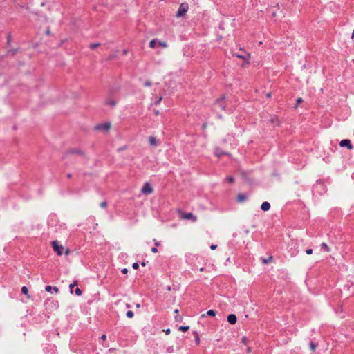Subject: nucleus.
Listing matches in <instances>:
<instances>
[{
	"instance_id": "nucleus-1",
	"label": "nucleus",
	"mask_w": 354,
	"mask_h": 354,
	"mask_svg": "<svg viewBox=\"0 0 354 354\" xmlns=\"http://www.w3.org/2000/svg\"><path fill=\"white\" fill-rule=\"evenodd\" d=\"M188 8H189V5L187 3H186V2L182 3L180 5L178 10L176 12V17L179 18V17H182L185 16L186 12L188 10Z\"/></svg>"
},
{
	"instance_id": "nucleus-2",
	"label": "nucleus",
	"mask_w": 354,
	"mask_h": 354,
	"mask_svg": "<svg viewBox=\"0 0 354 354\" xmlns=\"http://www.w3.org/2000/svg\"><path fill=\"white\" fill-rule=\"evenodd\" d=\"M225 96H223L221 98L216 99L215 100L214 106L216 109H218L221 111H225Z\"/></svg>"
},
{
	"instance_id": "nucleus-3",
	"label": "nucleus",
	"mask_w": 354,
	"mask_h": 354,
	"mask_svg": "<svg viewBox=\"0 0 354 354\" xmlns=\"http://www.w3.org/2000/svg\"><path fill=\"white\" fill-rule=\"evenodd\" d=\"M52 246L55 252L57 254V255L60 256L63 254L64 247L62 245H59L57 241H52Z\"/></svg>"
},
{
	"instance_id": "nucleus-4",
	"label": "nucleus",
	"mask_w": 354,
	"mask_h": 354,
	"mask_svg": "<svg viewBox=\"0 0 354 354\" xmlns=\"http://www.w3.org/2000/svg\"><path fill=\"white\" fill-rule=\"evenodd\" d=\"M66 154H77L78 156H82L84 157V158L86 159H88L87 156H86L85 153L77 149V148H72V149H68L66 152Z\"/></svg>"
},
{
	"instance_id": "nucleus-5",
	"label": "nucleus",
	"mask_w": 354,
	"mask_h": 354,
	"mask_svg": "<svg viewBox=\"0 0 354 354\" xmlns=\"http://www.w3.org/2000/svg\"><path fill=\"white\" fill-rule=\"evenodd\" d=\"M153 189L151 184L148 182L145 183L142 188V193L144 194H150L153 192Z\"/></svg>"
},
{
	"instance_id": "nucleus-6",
	"label": "nucleus",
	"mask_w": 354,
	"mask_h": 354,
	"mask_svg": "<svg viewBox=\"0 0 354 354\" xmlns=\"http://www.w3.org/2000/svg\"><path fill=\"white\" fill-rule=\"evenodd\" d=\"M110 128L111 124L109 122L99 124L95 127V129L97 131H108Z\"/></svg>"
},
{
	"instance_id": "nucleus-7",
	"label": "nucleus",
	"mask_w": 354,
	"mask_h": 354,
	"mask_svg": "<svg viewBox=\"0 0 354 354\" xmlns=\"http://www.w3.org/2000/svg\"><path fill=\"white\" fill-rule=\"evenodd\" d=\"M339 145L342 147H346L348 149H352L353 148L351 142L348 139H344L339 142Z\"/></svg>"
},
{
	"instance_id": "nucleus-8",
	"label": "nucleus",
	"mask_w": 354,
	"mask_h": 354,
	"mask_svg": "<svg viewBox=\"0 0 354 354\" xmlns=\"http://www.w3.org/2000/svg\"><path fill=\"white\" fill-rule=\"evenodd\" d=\"M241 53L234 54V55L239 58L242 59L244 61L248 60L250 55L242 49H240Z\"/></svg>"
},
{
	"instance_id": "nucleus-9",
	"label": "nucleus",
	"mask_w": 354,
	"mask_h": 354,
	"mask_svg": "<svg viewBox=\"0 0 354 354\" xmlns=\"http://www.w3.org/2000/svg\"><path fill=\"white\" fill-rule=\"evenodd\" d=\"M227 320L230 324H235L237 321V318L234 314H230L227 317Z\"/></svg>"
},
{
	"instance_id": "nucleus-10",
	"label": "nucleus",
	"mask_w": 354,
	"mask_h": 354,
	"mask_svg": "<svg viewBox=\"0 0 354 354\" xmlns=\"http://www.w3.org/2000/svg\"><path fill=\"white\" fill-rule=\"evenodd\" d=\"M183 218H185V219H192V220H193L194 221H196L197 220L196 216H194L192 213H191V212H189V213H185V214H183Z\"/></svg>"
},
{
	"instance_id": "nucleus-11",
	"label": "nucleus",
	"mask_w": 354,
	"mask_h": 354,
	"mask_svg": "<svg viewBox=\"0 0 354 354\" xmlns=\"http://www.w3.org/2000/svg\"><path fill=\"white\" fill-rule=\"evenodd\" d=\"M261 210H263V212H267V211H268V210L270 209V203H268V202H267V201L263 202V203L261 204Z\"/></svg>"
},
{
	"instance_id": "nucleus-12",
	"label": "nucleus",
	"mask_w": 354,
	"mask_h": 354,
	"mask_svg": "<svg viewBox=\"0 0 354 354\" xmlns=\"http://www.w3.org/2000/svg\"><path fill=\"white\" fill-rule=\"evenodd\" d=\"M53 290H54V292L55 293H57L59 292V288L57 286L52 287L51 286L48 285V286H46L45 287V290L46 292H50Z\"/></svg>"
},
{
	"instance_id": "nucleus-13",
	"label": "nucleus",
	"mask_w": 354,
	"mask_h": 354,
	"mask_svg": "<svg viewBox=\"0 0 354 354\" xmlns=\"http://www.w3.org/2000/svg\"><path fill=\"white\" fill-rule=\"evenodd\" d=\"M247 199V196L245 194H239L238 196H237V201L238 202H243L245 201H246Z\"/></svg>"
},
{
	"instance_id": "nucleus-14",
	"label": "nucleus",
	"mask_w": 354,
	"mask_h": 354,
	"mask_svg": "<svg viewBox=\"0 0 354 354\" xmlns=\"http://www.w3.org/2000/svg\"><path fill=\"white\" fill-rule=\"evenodd\" d=\"M230 155L229 153H225V152H223V151H221L219 149H216V151H215V155L218 157H221V156L223 155Z\"/></svg>"
},
{
	"instance_id": "nucleus-15",
	"label": "nucleus",
	"mask_w": 354,
	"mask_h": 354,
	"mask_svg": "<svg viewBox=\"0 0 354 354\" xmlns=\"http://www.w3.org/2000/svg\"><path fill=\"white\" fill-rule=\"evenodd\" d=\"M21 293L26 295L27 298H30V295H28V289L26 286H23L21 288Z\"/></svg>"
},
{
	"instance_id": "nucleus-16",
	"label": "nucleus",
	"mask_w": 354,
	"mask_h": 354,
	"mask_svg": "<svg viewBox=\"0 0 354 354\" xmlns=\"http://www.w3.org/2000/svg\"><path fill=\"white\" fill-rule=\"evenodd\" d=\"M273 257L272 256H270L268 259H262V262L263 264H268L269 263L272 262Z\"/></svg>"
},
{
	"instance_id": "nucleus-17",
	"label": "nucleus",
	"mask_w": 354,
	"mask_h": 354,
	"mask_svg": "<svg viewBox=\"0 0 354 354\" xmlns=\"http://www.w3.org/2000/svg\"><path fill=\"white\" fill-rule=\"evenodd\" d=\"M17 51H18L17 48L9 50H8L6 55H12L13 56L17 53Z\"/></svg>"
},
{
	"instance_id": "nucleus-18",
	"label": "nucleus",
	"mask_w": 354,
	"mask_h": 354,
	"mask_svg": "<svg viewBox=\"0 0 354 354\" xmlns=\"http://www.w3.org/2000/svg\"><path fill=\"white\" fill-rule=\"evenodd\" d=\"M149 143L151 145L156 146L157 145L156 138L153 136L149 137Z\"/></svg>"
},
{
	"instance_id": "nucleus-19",
	"label": "nucleus",
	"mask_w": 354,
	"mask_h": 354,
	"mask_svg": "<svg viewBox=\"0 0 354 354\" xmlns=\"http://www.w3.org/2000/svg\"><path fill=\"white\" fill-rule=\"evenodd\" d=\"M321 248L322 249H324L326 252H330V248L327 245L326 243H322L321 245H320Z\"/></svg>"
},
{
	"instance_id": "nucleus-20",
	"label": "nucleus",
	"mask_w": 354,
	"mask_h": 354,
	"mask_svg": "<svg viewBox=\"0 0 354 354\" xmlns=\"http://www.w3.org/2000/svg\"><path fill=\"white\" fill-rule=\"evenodd\" d=\"M77 286V280L74 281L73 283L70 284V286H69V288H70V292H71V293H73V288H74V287H75V286Z\"/></svg>"
},
{
	"instance_id": "nucleus-21",
	"label": "nucleus",
	"mask_w": 354,
	"mask_h": 354,
	"mask_svg": "<svg viewBox=\"0 0 354 354\" xmlns=\"http://www.w3.org/2000/svg\"><path fill=\"white\" fill-rule=\"evenodd\" d=\"M206 315L212 317H214L216 315V311L214 310H209L206 313Z\"/></svg>"
},
{
	"instance_id": "nucleus-22",
	"label": "nucleus",
	"mask_w": 354,
	"mask_h": 354,
	"mask_svg": "<svg viewBox=\"0 0 354 354\" xmlns=\"http://www.w3.org/2000/svg\"><path fill=\"white\" fill-rule=\"evenodd\" d=\"M189 326H180L179 328H178V330L182 331V332H186L189 330Z\"/></svg>"
},
{
	"instance_id": "nucleus-23",
	"label": "nucleus",
	"mask_w": 354,
	"mask_h": 354,
	"mask_svg": "<svg viewBox=\"0 0 354 354\" xmlns=\"http://www.w3.org/2000/svg\"><path fill=\"white\" fill-rule=\"evenodd\" d=\"M106 104L114 107L116 105V102L115 100H108L106 102Z\"/></svg>"
},
{
	"instance_id": "nucleus-24",
	"label": "nucleus",
	"mask_w": 354,
	"mask_h": 354,
	"mask_svg": "<svg viewBox=\"0 0 354 354\" xmlns=\"http://www.w3.org/2000/svg\"><path fill=\"white\" fill-rule=\"evenodd\" d=\"M194 334L195 335V342L197 345L200 344V337L199 335L197 332H194Z\"/></svg>"
},
{
	"instance_id": "nucleus-25",
	"label": "nucleus",
	"mask_w": 354,
	"mask_h": 354,
	"mask_svg": "<svg viewBox=\"0 0 354 354\" xmlns=\"http://www.w3.org/2000/svg\"><path fill=\"white\" fill-rule=\"evenodd\" d=\"M101 45L100 43H93L89 45V48L92 50L96 48L97 47L100 46Z\"/></svg>"
},
{
	"instance_id": "nucleus-26",
	"label": "nucleus",
	"mask_w": 354,
	"mask_h": 354,
	"mask_svg": "<svg viewBox=\"0 0 354 354\" xmlns=\"http://www.w3.org/2000/svg\"><path fill=\"white\" fill-rule=\"evenodd\" d=\"M309 345H310V348L311 351H314L317 346V344H315V342H313L312 341L310 342Z\"/></svg>"
},
{
	"instance_id": "nucleus-27",
	"label": "nucleus",
	"mask_w": 354,
	"mask_h": 354,
	"mask_svg": "<svg viewBox=\"0 0 354 354\" xmlns=\"http://www.w3.org/2000/svg\"><path fill=\"white\" fill-rule=\"evenodd\" d=\"M303 102V99L301 97H298L296 101V104L294 108L296 109L298 107L299 104Z\"/></svg>"
},
{
	"instance_id": "nucleus-28",
	"label": "nucleus",
	"mask_w": 354,
	"mask_h": 354,
	"mask_svg": "<svg viewBox=\"0 0 354 354\" xmlns=\"http://www.w3.org/2000/svg\"><path fill=\"white\" fill-rule=\"evenodd\" d=\"M126 315L128 318H132L134 316V313L131 310H128L126 313Z\"/></svg>"
},
{
	"instance_id": "nucleus-29",
	"label": "nucleus",
	"mask_w": 354,
	"mask_h": 354,
	"mask_svg": "<svg viewBox=\"0 0 354 354\" xmlns=\"http://www.w3.org/2000/svg\"><path fill=\"white\" fill-rule=\"evenodd\" d=\"M156 39H152L149 42V47L153 48L156 46Z\"/></svg>"
},
{
	"instance_id": "nucleus-30",
	"label": "nucleus",
	"mask_w": 354,
	"mask_h": 354,
	"mask_svg": "<svg viewBox=\"0 0 354 354\" xmlns=\"http://www.w3.org/2000/svg\"><path fill=\"white\" fill-rule=\"evenodd\" d=\"M10 43H11V34L10 33H8L6 44H7L8 46H10Z\"/></svg>"
},
{
	"instance_id": "nucleus-31",
	"label": "nucleus",
	"mask_w": 354,
	"mask_h": 354,
	"mask_svg": "<svg viewBox=\"0 0 354 354\" xmlns=\"http://www.w3.org/2000/svg\"><path fill=\"white\" fill-rule=\"evenodd\" d=\"M227 181L230 183H233L234 182V178L232 176H230L226 178Z\"/></svg>"
},
{
	"instance_id": "nucleus-32",
	"label": "nucleus",
	"mask_w": 354,
	"mask_h": 354,
	"mask_svg": "<svg viewBox=\"0 0 354 354\" xmlns=\"http://www.w3.org/2000/svg\"><path fill=\"white\" fill-rule=\"evenodd\" d=\"M75 294H76L77 296H80V295H82V290H81L79 288H77L75 290Z\"/></svg>"
},
{
	"instance_id": "nucleus-33",
	"label": "nucleus",
	"mask_w": 354,
	"mask_h": 354,
	"mask_svg": "<svg viewBox=\"0 0 354 354\" xmlns=\"http://www.w3.org/2000/svg\"><path fill=\"white\" fill-rule=\"evenodd\" d=\"M132 268H133L134 270H137V269H138V268H139V264H138V263H137V262L133 263L132 264Z\"/></svg>"
},
{
	"instance_id": "nucleus-34",
	"label": "nucleus",
	"mask_w": 354,
	"mask_h": 354,
	"mask_svg": "<svg viewBox=\"0 0 354 354\" xmlns=\"http://www.w3.org/2000/svg\"><path fill=\"white\" fill-rule=\"evenodd\" d=\"M144 86H146V87L151 86V81H149V80L146 81V82L144 83Z\"/></svg>"
},
{
	"instance_id": "nucleus-35",
	"label": "nucleus",
	"mask_w": 354,
	"mask_h": 354,
	"mask_svg": "<svg viewBox=\"0 0 354 354\" xmlns=\"http://www.w3.org/2000/svg\"><path fill=\"white\" fill-rule=\"evenodd\" d=\"M241 342L244 344H247L248 343V339L246 337L243 336L242 338H241Z\"/></svg>"
},
{
	"instance_id": "nucleus-36",
	"label": "nucleus",
	"mask_w": 354,
	"mask_h": 354,
	"mask_svg": "<svg viewBox=\"0 0 354 354\" xmlns=\"http://www.w3.org/2000/svg\"><path fill=\"white\" fill-rule=\"evenodd\" d=\"M271 121L273 123L277 122V124H279V120H278L277 117H276V116H274L273 118H272Z\"/></svg>"
},
{
	"instance_id": "nucleus-37",
	"label": "nucleus",
	"mask_w": 354,
	"mask_h": 354,
	"mask_svg": "<svg viewBox=\"0 0 354 354\" xmlns=\"http://www.w3.org/2000/svg\"><path fill=\"white\" fill-rule=\"evenodd\" d=\"M127 148V147L126 145H124L123 147H121L118 148V152L122 151L123 150H125Z\"/></svg>"
},
{
	"instance_id": "nucleus-38",
	"label": "nucleus",
	"mask_w": 354,
	"mask_h": 354,
	"mask_svg": "<svg viewBox=\"0 0 354 354\" xmlns=\"http://www.w3.org/2000/svg\"><path fill=\"white\" fill-rule=\"evenodd\" d=\"M107 205V203L106 201H103L100 203V207L102 208H105Z\"/></svg>"
},
{
	"instance_id": "nucleus-39",
	"label": "nucleus",
	"mask_w": 354,
	"mask_h": 354,
	"mask_svg": "<svg viewBox=\"0 0 354 354\" xmlns=\"http://www.w3.org/2000/svg\"><path fill=\"white\" fill-rule=\"evenodd\" d=\"M306 254H308V255H309V254H311L313 253V250H312V249H307V250H306Z\"/></svg>"
},
{
	"instance_id": "nucleus-40",
	"label": "nucleus",
	"mask_w": 354,
	"mask_h": 354,
	"mask_svg": "<svg viewBox=\"0 0 354 354\" xmlns=\"http://www.w3.org/2000/svg\"><path fill=\"white\" fill-rule=\"evenodd\" d=\"M151 252H152L153 253H156V252H158V249H157V248H156V247H153V248H151Z\"/></svg>"
},
{
	"instance_id": "nucleus-41",
	"label": "nucleus",
	"mask_w": 354,
	"mask_h": 354,
	"mask_svg": "<svg viewBox=\"0 0 354 354\" xmlns=\"http://www.w3.org/2000/svg\"><path fill=\"white\" fill-rule=\"evenodd\" d=\"M216 248H217V245L212 244V245H210V248H211V250H215Z\"/></svg>"
},
{
	"instance_id": "nucleus-42",
	"label": "nucleus",
	"mask_w": 354,
	"mask_h": 354,
	"mask_svg": "<svg viewBox=\"0 0 354 354\" xmlns=\"http://www.w3.org/2000/svg\"><path fill=\"white\" fill-rule=\"evenodd\" d=\"M121 272L123 273V274H127L128 272V269L127 268H123Z\"/></svg>"
},
{
	"instance_id": "nucleus-43",
	"label": "nucleus",
	"mask_w": 354,
	"mask_h": 354,
	"mask_svg": "<svg viewBox=\"0 0 354 354\" xmlns=\"http://www.w3.org/2000/svg\"><path fill=\"white\" fill-rule=\"evenodd\" d=\"M153 241H154V243H155V247H156V248H157L158 246H159V245H160V243H159V242H158L156 239H153Z\"/></svg>"
},
{
	"instance_id": "nucleus-44",
	"label": "nucleus",
	"mask_w": 354,
	"mask_h": 354,
	"mask_svg": "<svg viewBox=\"0 0 354 354\" xmlns=\"http://www.w3.org/2000/svg\"><path fill=\"white\" fill-rule=\"evenodd\" d=\"M207 123H203V125H202V129L203 130H205L207 128Z\"/></svg>"
},
{
	"instance_id": "nucleus-45",
	"label": "nucleus",
	"mask_w": 354,
	"mask_h": 354,
	"mask_svg": "<svg viewBox=\"0 0 354 354\" xmlns=\"http://www.w3.org/2000/svg\"><path fill=\"white\" fill-rule=\"evenodd\" d=\"M162 100V97H160L156 102H155V104H160V101Z\"/></svg>"
},
{
	"instance_id": "nucleus-46",
	"label": "nucleus",
	"mask_w": 354,
	"mask_h": 354,
	"mask_svg": "<svg viewBox=\"0 0 354 354\" xmlns=\"http://www.w3.org/2000/svg\"><path fill=\"white\" fill-rule=\"evenodd\" d=\"M173 351H174V350H173V348H172V347H169V348H167V352H169V353H171V352H173Z\"/></svg>"
},
{
	"instance_id": "nucleus-47",
	"label": "nucleus",
	"mask_w": 354,
	"mask_h": 354,
	"mask_svg": "<svg viewBox=\"0 0 354 354\" xmlns=\"http://www.w3.org/2000/svg\"><path fill=\"white\" fill-rule=\"evenodd\" d=\"M101 339H102V340H106V335H102L101 336Z\"/></svg>"
},
{
	"instance_id": "nucleus-48",
	"label": "nucleus",
	"mask_w": 354,
	"mask_h": 354,
	"mask_svg": "<svg viewBox=\"0 0 354 354\" xmlns=\"http://www.w3.org/2000/svg\"><path fill=\"white\" fill-rule=\"evenodd\" d=\"M160 46H163V47H166V46H167L166 43H165V42H160Z\"/></svg>"
},
{
	"instance_id": "nucleus-49",
	"label": "nucleus",
	"mask_w": 354,
	"mask_h": 354,
	"mask_svg": "<svg viewBox=\"0 0 354 354\" xmlns=\"http://www.w3.org/2000/svg\"><path fill=\"white\" fill-rule=\"evenodd\" d=\"M171 330L169 328H167L166 330H165V334L166 335H169L170 333Z\"/></svg>"
},
{
	"instance_id": "nucleus-50",
	"label": "nucleus",
	"mask_w": 354,
	"mask_h": 354,
	"mask_svg": "<svg viewBox=\"0 0 354 354\" xmlns=\"http://www.w3.org/2000/svg\"><path fill=\"white\" fill-rule=\"evenodd\" d=\"M68 178H71L72 177V174L71 173L67 174L66 175Z\"/></svg>"
},
{
	"instance_id": "nucleus-51",
	"label": "nucleus",
	"mask_w": 354,
	"mask_h": 354,
	"mask_svg": "<svg viewBox=\"0 0 354 354\" xmlns=\"http://www.w3.org/2000/svg\"><path fill=\"white\" fill-rule=\"evenodd\" d=\"M246 351H247V353H248L252 351L250 347H248Z\"/></svg>"
},
{
	"instance_id": "nucleus-52",
	"label": "nucleus",
	"mask_w": 354,
	"mask_h": 354,
	"mask_svg": "<svg viewBox=\"0 0 354 354\" xmlns=\"http://www.w3.org/2000/svg\"><path fill=\"white\" fill-rule=\"evenodd\" d=\"M127 53H128L127 50H123V54H124V55H127Z\"/></svg>"
},
{
	"instance_id": "nucleus-53",
	"label": "nucleus",
	"mask_w": 354,
	"mask_h": 354,
	"mask_svg": "<svg viewBox=\"0 0 354 354\" xmlns=\"http://www.w3.org/2000/svg\"><path fill=\"white\" fill-rule=\"evenodd\" d=\"M145 265H146V263H145V262H144V261H143V262H142V263H141V266H145Z\"/></svg>"
},
{
	"instance_id": "nucleus-54",
	"label": "nucleus",
	"mask_w": 354,
	"mask_h": 354,
	"mask_svg": "<svg viewBox=\"0 0 354 354\" xmlns=\"http://www.w3.org/2000/svg\"><path fill=\"white\" fill-rule=\"evenodd\" d=\"M204 270H205V269H204V268H200V271H201V272H203V271H204Z\"/></svg>"
},
{
	"instance_id": "nucleus-55",
	"label": "nucleus",
	"mask_w": 354,
	"mask_h": 354,
	"mask_svg": "<svg viewBox=\"0 0 354 354\" xmlns=\"http://www.w3.org/2000/svg\"><path fill=\"white\" fill-rule=\"evenodd\" d=\"M272 15L273 17H275V16H276V13H275L274 12H272Z\"/></svg>"
},
{
	"instance_id": "nucleus-56",
	"label": "nucleus",
	"mask_w": 354,
	"mask_h": 354,
	"mask_svg": "<svg viewBox=\"0 0 354 354\" xmlns=\"http://www.w3.org/2000/svg\"><path fill=\"white\" fill-rule=\"evenodd\" d=\"M136 307H137V308H140V304H136Z\"/></svg>"
},
{
	"instance_id": "nucleus-57",
	"label": "nucleus",
	"mask_w": 354,
	"mask_h": 354,
	"mask_svg": "<svg viewBox=\"0 0 354 354\" xmlns=\"http://www.w3.org/2000/svg\"><path fill=\"white\" fill-rule=\"evenodd\" d=\"M46 34H47V35H49V34H50V30H46Z\"/></svg>"
},
{
	"instance_id": "nucleus-58",
	"label": "nucleus",
	"mask_w": 354,
	"mask_h": 354,
	"mask_svg": "<svg viewBox=\"0 0 354 354\" xmlns=\"http://www.w3.org/2000/svg\"><path fill=\"white\" fill-rule=\"evenodd\" d=\"M174 313H178V309H176V310H174Z\"/></svg>"
},
{
	"instance_id": "nucleus-59",
	"label": "nucleus",
	"mask_w": 354,
	"mask_h": 354,
	"mask_svg": "<svg viewBox=\"0 0 354 354\" xmlns=\"http://www.w3.org/2000/svg\"><path fill=\"white\" fill-rule=\"evenodd\" d=\"M354 37V29H353V33H352V38Z\"/></svg>"
},
{
	"instance_id": "nucleus-60",
	"label": "nucleus",
	"mask_w": 354,
	"mask_h": 354,
	"mask_svg": "<svg viewBox=\"0 0 354 354\" xmlns=\"http://www.w3.org/2000/svg\"><path fill=\"white\" fill-rule=\"evenodd\" d=\"M205 317V314H203V315H201V317Z\"/></svg>"
},
{
	"instance_id": "nucleus-61",
	"label": "nucleus",
	"mask_w": 354,
	"mask_h": 354,
	"mask_svg": "<svg viewBox=\"0 0 354 354\" xmlns=\"http://www.w3.org/2000/svg\"><path fill=\"white\" fill-rule=\"evenodd\" d=\"M69 252L68 250L67 249L66 251V253L68 254Z\"/></svg>"
},
{
	"instance_id": "nucleus-62",
	"label": "nucleus",
	"mask_w": 354,
	"mask_h": 354,
	"mask_svg": "<svg viewBox=\"0 0 354 354\" xmlns=\"http://www.w3.org/2000/svg\"><path fill=\"white\" fill-rule=\"evenodd\" d=\"M127 308H129V307H130V305H129V304H127Z\"/></svg>"
},
{
	"instance_id": "nucleus-63",
	"label": "nucleus",
	"mask_w": 354,
	"mask_h": 354,
	"mask_svg": "<svg viewBox=\"0 0 354 354\" xmlns=\"http://www.w3.org/2000/svg\"><path fill=\"white\" fill-rule=\"evenodd\" d=\"M41 6H44V2H42V3H41Z\"/></svg>"
}]
</instances>
